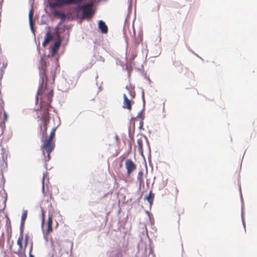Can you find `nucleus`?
Segmentation results:
<instances>
[{
    "mask_svg": "<svg viewBox=\"0 0 257 257\" xmlns=\"http://www.w3.org/2000/svg\"><path fill=\"white\" fill-rule=\"evenodd\" d=\"M154 198V194H153L151 191L148 195V196L146 197V199L150 203V204L151 205L153 204Z\"/></svg>",
    "mask_w": 257,
    "mask_h": 257,
    "instance_id": "ddd939ff",
    "label": "nucleus"
},
{
    "mask_svg": "<svg viewBox=\"0 0 257 257\" xmlns=\"http://www.w3.org/2000/svg\"><path fill=\"white\" fill-rule=\"evenodd\" d=\"M137 145L138 147L139 151L140 152H143V143L142 139H138L137 140Z\"/></svg>",
    "mask_w": 257,
    "mask_h": 257,
    "instance_id": "dca6fc26",
    "label": "nucleus"
},
{
    "mask_svg": "<svg viewBox=\"0 0 257 257\" xmlns=\"http://www.w3.org/2000/svg\"><path fill=\"white\" fill-rule=\"evenodd\" d=\"M33 10L32 9L29 13V19L30 26L32 29H33Z\"/></svg>",
    "mask_w": 257,
    "mask_h": 257,
    "instance_id": "2eb2a0df",
    "label": "nucleus"
},
{
    "mask_svg": "<svg viewBox=\"0 0 257 257\" xmlns=\"http://www.w3.org/2000/svg\"><path fill=\"white\" fill-rule=\"evenodd\" d=\"M49 122L42 121L40 125V133L42 136L41 141L43 143L44 138L47 135V124Z\"/></svg>",
    "mask_w": 257,
    "mask_h": 257,
    "instance_id": "423d86ee",
    "label": "nucleus"
},
{
    "mask_svg": "<svg viewBox=\"0 0 257 257\" xmlns=\"http://www.w3.org/2000/svg\"><path fill=\"white\" fill-rule=\"evenodd\" d=\"M49 66L45 60L41 59L39 61L38 67L39 70V75L41 79V84L38 90L36 100L38 102L39 96H40L41 107L43 110V113L41 117L42 121L49 122V108L52 101V97L53 95V90L52 86L54 83L55 78V72L52 70L50 72V75L52 78V82L51 86L48 83V76L47 74V69Z\"/></svg>",
    "mask_w": 257,
    "mask_h": 257,
    "instance_id": "f257e3e1",
    "label": "nucleus"
},
{
    "mask_svg": "<svg viewBox=\"0 0 257 257\" xmlns=\"http://www.w3.org/2000/svg\"><path fill=\"white\" fill-rule=\"evenodd\" d=\"M142 113H139L138 114V115H137V118H138L140 117H141L142 120L140 121V127L141 128L143 127V117H142Z\"/></svg>",
    "mask_w": 257,
    "mask_h": 257,
    "instance_id": "aec40b11",
    "label": "nucleus"
},
{
    "mask_svg": "<svg viewBox=\"0 0 257 257\" xmlns=\"http://www.w3.org/2000/svg\"><path fill=\"white\" fill-rule=\"evenodd\" d=\"M125 88L126 89H128V87L127 86H126Z\"/></svg>",
    "mask_w": 257,
    "mask_h": 257,
    "instance_id": "bb28decb",
    "label": "nucleus"
},
{
    "mask_svg": "<svg viewBox=\"0 0 257 257\" xmlns=\"http://www.w3.org/2000/svg\"><path fill=\"white\" fill-rule=\"evenodd\" d=\"M29 239V236L28 234H26L25 237V240H24L25 242H24V246L25 250L26 249L27 246L28 244Z\"/></svg>",
    "mask_w": 257,
    "mask_h": 257,
    "instance_id": "a211bd4d",
    "label": "nucleus"
},
{
    "mask_svg": "<svg viewBox=\"0 0 257 257\" xmlns=\"http://www.w3.org/2000/svg\"><path fill=\"white\" fill-rule=\"evenodd\" d=\"M53 35L51 34L50 31H48L46 34V36L44 38V40L42 43V46L44 47H45L50 42L51 40L53 39Z\"/></svg>",
    "mask_w": 257,
    "mask_h": 257,
    "instance_id": "9d476101",
    "label": "nucleus"
},
{
    "mask_svg": "<svg viewBox=\"0 0 257 257\" xmlns=\"http://www.w3.org/2000/svg\"><path fill=\"white\" fill-rule=\"evenodd\" d=\"M98 27L102 33L106 34L108 32V28L105 23L102 21H99L98 22Z\"/></svg>",
    "mask_w": 257,
    "mask_h": 257,
    "instance_id": "9b49d317",
    "label": "nucleus"
},
{
    "mask_svg": "<svg viewBox=\"0 0 257 257\" xmlns=\"http://www.w3.org/2000/svg\"><path fill=\"white\" fill-rule=\"evenodd\" d=\"M137 56V53L136 52H133L131 54V59L133 60L135 59V58Z\"/></svg>",
    "mask_w": 257,
    "mask_h": 257,
    "instance_id": "5701e85b",
    "label": "nucleus"
},
{
    "mask_svg": "<svg viewBox=\"0 0 257 257\" xmlns=\"http://www.w3.org/2000/svg\"><path fill=\"white\" fill-rule=\"evenodd\" d=\"M29 257H35L32 254H29Z\"/></svg>",
    "mask_w": 257,
    "mask_h": 257,
    "instance_id": "a878e982",
    "label": "nucleus"
},
{
    "mask_svg": "<svg viewBox=\"0 0 257 257\" xmlns=\"http://www.w3.org/2000/svg\"><path fill=\"white\" fill-rule=\"evenodd\" d=\"M52 217L53 215L52 214H49L48 219L46 224V228L44 231L45 234L46 235L49 234L53 231L52 229Z\"/></svg>",
    "mask_w": 257,
    "mask_h": 257,
    "instance_id": "0eeeda50",
    "label": "nucleus"
},
{
    "mask_svg": "<svg viewBox=\"0 0 257 257\" xmlns=\"http://www.w3.org/2000/svg\"><path fill=\"white\" fill-rule=\"evenodd\" d=\"M83 0H55V2L50 5L51 8L61 7L64 6L78 4Z\"/></svg>",
    "mask_w": 257,
    "mask_h": 257,
    "instance_id": "7ed1b4c3",
    "label": "nucleus"
},
{
    "mask_svg": "<svg viewBox=\"0 0 257 257\" xmlns=\"http://www.w3.org/2000/svg\"><path fill=\"white\" fill-rule=\"evenodd\" d=\"M41 212H42V227H43L44 223V221H45V212L43 209H41Z\"/></svg>",
    "mask_w": 257,
    "mask_h": 257,
    "instance_id": "6ab92c4d",
    "label": "nucleus"
},
{
    "mask_svg": "<svg viewBox=\"0 0 257 257\" xmlns=\"http://www.w3.org/2000/svg\"><path fill=\"white\" fill-rule=\"evenodd\" d=\"M33 248V241H31L30 243V249H29V254H32V250Z\"/></svg>",
    "mask_w": 257,
    "mask_h": 257,
    "instance_id": "412c9836",
    "label": "nucleus"
},
{
    "mask_svg": "<svg viewBox=\"0 0 257 257\" xmlns=\"http://www.w3.org/2000/svg\"><path fill=\"white\" fill-rule=\"evenodd\" d=\"M143 172L142 171H140L138 175V180L139 181L140 184H142L144 182L143 180Z\"/></svg>",
    "mask_w": 257,
    "mask_h": 257,
    "instance_id": "f3484780",
    "label": "nucleus"
},
{
    "mask_svg": "<svg viewBox=\"0 0 257 257\" xmlns=\"http://www.w3.org/2000/svg\"><path fill=\"white\" fill-rule=\"evenodd\" d=\"M43 190H44V179L43 180V187H42Z\"/></svg>",
    "mask_w": 257,
    "mask_h": 257,
    "instance_id": "393cba45",
    "label": "nucleus"
},
{
    "mask_svg": "<svg viewBox=\"0 0 257 257\" xmlns=\"http://www.w3.org/2000/svg\"><path fill=\"white\" fill-rule=\"evenodd\" d=\"M24 239V236L23 234V232H22L17 240V244L19 246V248L17 251L15 252V253L17 254H25V249L24 247L23 246L22 242Z\"/></svg>",
    "mask_w": 257,
    "mask_h": 257,
    "instance_id": "39448f33",
    "label": "nucleus"
},
{
    "mask_svg": "<svg viewBox=\"0 0 257 257\" xmlns=\"http://www.w3.org/2000/svg\"><path fill=\"white\" fill-rule=\"evenodd\" d=\"M123 97L124 101L122 107L124 109L131 110L132 109V101L128 99L126 94H123Z\"/></svg>",
    "mask_w": 257,
    "mask_h": 257,
    "instance_id": "1a4fd4ad",
    "label": "nucleus"
},
{
    "mask_svg": "<svg viewBox=\"0 0 257 257\" xmlns=\"http://www.w3.org/2000/svg\"><path fill=\"white\" fill-rule=\"evenodd\" d=\"M92 7L91 4H87L81 7V9L83 11V16L84 17H89L92 15V10L91 9Z\"/></svg>",
    "mask_w": 257,
    "mask_h": 257,
    "instance_id": "6e6552de",
    "label": "nucleus"
},
{
    "mask_svg": "<svg viewBox=\"0 0 257 257\" xmlns=\"http://www.w3.org/2000/svg\"><path fill=\"white\" fill-rule=\"evenodd\" d=\"M54 15L55 17L60 18L63 21H64L66 19V16L65 14L59 11H55L54 12Z\"/></svg>",
    "mask_w": 257,
    "mask_h": 257,
    "instance_id": "f8f14e48",
    "label": "nucleus"
},
{
    "mask_svg": "<svg viewBox=\"0 0 257 257\" xmlns=\"http://www.w3.org/2000/svg\"><path fill=\"white\" fill-rule=\"evenodd\" d=\"M60 44L58 43H56L55 44L54 47L53 48V50H57L59 47Z\"/></svg>",
    "mask_w": 257,
    "mask_h": 257,
    "instance_id": "b1692460",
    "label": "nucleus"
},
{
    "mask_svg": "<svg viewBox=\"0 0 257 257\" xmlns=\"http://www.w3.org/2000/svg\"><path fill=\"white\" fill-rule=\"evenodd\" d=\"M125 166L127 171V176H130L132 172L137 168L136 164L131 159H127L125 161Z\"/></svg>",
    "mask_w": 257,
    "mask_h": 257,
    "instance_id": "20e7f679",
    "label": "nucleus"
},
{
    "mask_svg": "<svg viewBox=\"0 0 257 257\" xmlns=\"http://www.w3.org/2000/svg\"><path fill=\"white\" fill-rule=\"evenodd\" d=\"M4 121H7L8 119V115L6 111L4 112Z\"/></svg>",
    "mask_w": 257,
    "mask_h": 257,
    "instance_id": "4be33fe9",
    "label": "nucleus"
},
{
    "mask_svg": "<svg viewBox=\"0 0 257 257\" xmlns=\"http://www.w3.org/2000/svg\"><path fill=\"white\" fill-rule=\"evenodd\" d=\"M56 127H54L51 131L48 139H44L41 149L43 155L45 157V162H48L51 159L50 154L55 148L54 137L55 136Z\"/></svg>",
    "mask_w": 257,
    "mask_h": 257,
    "instance_id": "f03ea898",
    "label": "nucleus"
},
{
    "mask_svg": "<svg viewBox=\"0 0 257 257\" xmlns=\"http://www.w3.org/2000/svg\"><path fill=\"white\" fill-rule=\"evenodd\" d=\"M27 214H28V211L27 210H24L22 217H21V224L23 226L25 224L26 219L27 217Z\"/></svg>",
    "mask_w": 257,
    "mask_h": 257,
    "instance_id": "4468645a",
    "label": "nucleus"
}]
</instances>
